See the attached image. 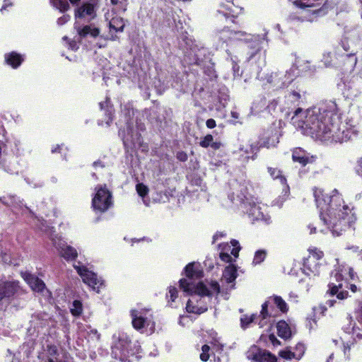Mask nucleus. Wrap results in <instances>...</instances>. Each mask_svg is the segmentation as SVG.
<instances>
[{
  "label": "nucleus",
  "mask_w": 362,
  "mask_h": 362,
  "mask_svg": "<svg viewBox=\"0 0 362 362\" xmlns=\"http://www.w3.org/2000/svg\"><path fill=\"white\" fill-rule=\"evenodd\" d=\"M52 4L60 11L64 12L69 8V5L66 0H50Z\"/></svg>",
  "instance_id": "e433bc0d"
},
{
  "label": "nucleus",
  "mask_w": 362,
  "mask_h": 362,
  "mask_svg": "<svg viewBox=\"0 0 362 362\" xmlns=\"http://www.w3.org/2000/svg\"><path fill=\"white\" fill-rule=\"evenodd\" d=\"M74 267L81 277L84 284L96 293L100 292V289L103 286L104 282L101 277H99L95 272L80 262L74 264Z\"/></svg>",
  "instance_id": "4468645a"
},
{
  "label": "nucleus",
  "mask_w": 362,
  "mask_h": 362,
  "mask_svg": "<svg viewBox=\"0 0 362 362\" xmlns=\"http://www.w3.org/2000/svg\"><path fill=\"white\" fill-rule=\"evenodd\" d=\"M83 306L80 300H74L71 308V313L74 316H79L82 313Z\"/></svg>",
  "instance_id": "ea45409f"
},
{
  "label": "nucleus",
  "mask_w": 362,
  "mask_h": 362,
  "mask_svg": "<svg viewBox=\"0 0 362 362\" xmlns=\"http://www.w3.org/2000/svg\"><path fill=\"white\" fill-rule=\"evenodd\" d=\"M53 245L59 251L60 255L67 261L74 260L78 257L76 250L66 244L60 237L56 235L52 238Z\"/></svg>",
  "instance_id": "dca6fc26"
},
{
  "label": "nucleus",
  "mask_w": 362,
  "mask_h": 362,
  "mask_svg": "<svg viewBox=\"0 0 362 362\" xmlns=\"http://www.w3.org/2000/svg\"><path fill=\"white\" fill-rule=\"evenodd\" d=\"M356 318L357 321L362 325V305L359 308V309L356 312Z\"/></svg>",
  "instance_id": "bf43d9fd"
},
{
  "label": "nucleus",
  "mask_w": 362,
  "mask_h": 362,
  "mask_svg": "<svg viewBox=\"0 0 362 362\" xmlns=\"http://www.w3.org/2000/svg\"><path fill=\"white\" fill-rule=\"evenodd\" d=\"M278 334L283 339H288L291 336V331L285 321H279L276 325Z\"/></svg>",
  "instance_id": "c756f323"
},
{
  "label": "nucleus",
  "mask_w": 362,
  "mask_h": 362,
  "mask_svg": "<svg viewBox=\"0 0 362 362\" xmlns=\"http://www.w3.org/2000/svg\"><path fill=\"white\" fill-rule=\"evenodd\" d=\"M187 279L180 280V287L187 295H190L186 305L189 313L200 315L208 309L205 297L210 298L220 292V286L216 281H198L203 276V272L194 263H189L185 268Z\"/></svg>",
  "instance_id": "7ed1b4c3"
},
{
  "label": "nucleus",
  "mask_w": 362,
  "mask_h": 362,
  "mask_svg": "<svg viewBox=\"0 0 362 362\" xmlns=\"http://www.w3.org/2000/svg\"><path fill=\"white\" fill-rule=\"evenodd\" d=\"M313 156L301 148H296L293 150L292 159L294 162L299 163L302 166L313 161Z\"/></svg>",
  "instance_id": "4be33fe9"
},
{
  "label": "nucleus",
  "mask_w": 362,
  "mask_h": 362,
  "mask_svg": "<svg viewBox=\"0 0 362 362\" xmlns=\"http://www.w3.org/2000/svg\"><path fill=\"white\" fill-rule=\"evenodd\" d=\"M126 0H111V3L115 6L118 5V10H122V12L126 11Z\"/></svg>",
  "instance_id": "a18cd8bd"
},
{
  "label": "nucleus",
  "mask_w": 362,
  "mask_h": 362,
  "mask_svg": "<svg viewBox=\"0 0 362 362\" xmlns=\"http://www.w3.org/2000/svg\"><path fill=\"white\" fill-rule=\"evenodd\" d=\"M313 196L320 220L333 236L341 235L356 223L357 217L354 207L345 203L337 189L327 194L322 189L315 187Z\"/></svg>",
  "instance_id": "f03ea898"
},
{
  "label": "nucleus",
  "mask_w": 362,
  "mask_h": 362,
  "mask_svg": "<svg viewBox=\"0 0 362 362\" xmlns=\"http://www.w3.org/2000/svg\"><path fill=\"white\" fill-rule=\"evenodd\" d=\"M360 40L361 38L358 31L354 30L346 33L336 48V53L338 55L346 56L350 59L353 68L355 67L357 63L356 54Z\"/></svg>",
  "instance_id": "9b49d317"
},
{
  "label": "nucleus",
  "mask_w": 362,
  "mask_h": 362,
  "mask_svg": "<svg viewBox=\"0 0 362 362\" xmlns=\"http://www.w3.org/2000/svg\"><path fill=\"white\" fill-rule=\"evenodd\" d=\"M206 125L209 129H213L216 127V121L214 119H209L206 120Z\"/></svg>",
  "instance_id": "680f3d73"
},
{
  "label": "nucleus",
  "mask_w": 362,
  "mask_h": 362,
  "mask_svg": "<svg viewBox=\"0 0 362 362\" xmlns=\"http://www.w3.org/2000/svg\"><path fill=\"white\" fill-rule=\"evenodd\" d=\"M93 166L95 168H104L105 167V165L100 161V160H98V161H95L93 163Z\"/></svg>",
  "instance_id": "338daca9"
},
{
  "label": "nucleus",
  "mask_w": 362,
  "mask_h": 362,
  "mask_svg": "<svg viewBox=\"0 0 362 362\" xmlns=\"http://www.w3.org/2000/svg\"><path fill=\"white\" fill-rule=\"evenodd\" d=\"M69 47L72 50H76L78 48V46L77 45L76 42L70 41L69 42Z\"/></svg>",
  "instance_id": "0e129e2a"
},
{
  "label": "nucleus",
  "mask_w": 362,
  "mask_h": 362,
  "mask_svg": "<svg viewBox=\"0 0 362 362\" xmlns=\"http://www.w3.org/2000/svg\"><path fill=\"white\" fill-rule=\"evenodd\" d=\"M5 60L8 65L16 69L21 64L23 57L21 54L13 52L5 55Z\"/></svg>",
  "instance_id": "c85d7f7f"
},
{
  "label": "nucleus",
  "mask_w": 362,
  "mask_h": 362,
  "mask_svg": "<svg viewBox=\"0 0 362 362\" xmlns=\"http://www.w3.org/2000/svg\"><path fill=\"white\" fill-rule=\"evenodd\" d=\"M316 326V320L315 319H308L307 327L309 329H313Z\"/></svg>",
  "instance_id": "052dcab7"
},
{
  "label": "nucleus",
  "mask_w": 362,
  "mask_h": 362,
  "mask_svg": "<svg viewBox=\"0 0 362 362\" xmlns=\"http://www.w3.org/2000/svg\"><path fill=\"white\" fill-rule=\"evenodd\" d=\"M335 102L329 100L303 110L298 108L291 117V123L305 135L327 143L346 142L358 134V129L349 122H343L338 115Z\"/></svg>",
  "instance_id": "f257e3e1"
},
{
  "label": "nucleus",
  "mask_w": 362,
  "mask_h": 362,
  "mask_svg": "<svg viewBox=\"0 0 362 362\" xmlns=\"http://www.w3.org/2000/svg\"><path fill=\"white\" fill-rule=\"evenodd\" d=\"M281 134L276 129H272L265 132L259 139L258 142L259 148H272L275 147L279 142Z\"/></svg>",
  "instance_id": "a211bd4d"
},
{
  "label": "nucleus",
  "mask_w": 362,
  "mask_h": 362,
  "mask_svg": "<svg viewBox=\"0 0 362 362\" xmlns=\"http://www.w3.org/2000/svg\"><path fill=\"white\" fill-rule=\"evenodd\" d=\"M267 255L266 250H258L255 252L254 258L252 260V264L254 266L261 264L264 262Z\"/></svg>",
  "instance_id": "f704fd0d"
},
{
  "label": "nucleus",
  "mask_w": 362,
  "mask_h": 362,
  "mask_svg": "<svg viewBox=\"0 0 362 362\" xmlns=\"http://www.w3.org/2000/svg\"><path fill=\"white\" fill-rule=\"evenodd\" d=\"M212 349L216 352H221L223 350V344L218 340L215 339L214 341L211 342Z\"/></svg>",
  "instance_id": "864d4df0"
},
{
  "label": "nucleus",
  "mask_w": 362,
  "mask_h": 362,
  "mask_svg": "<svg viewBox=\"0 0 362 362\" xmlns=\"http://www.w3.org/2000/svg\"><path fill=\"white\" fill-rule=\"evenodd\" d=\"M210 346L209 345H204L202 347V354H200V359L202 361H206L209 358Z\"/></svg>",
  "instance_id": "c03bdc74"
},
{
  "label": "nucleus",
  "mask_w": 362,
  "mask_h": 362,
  "mask_svg": "<svg viewBox=\"0 0 362 362\" xmlns=\"http://www.w3.org/2000/svg\"><path fill=\"white\" fill-rule=\"evenodd\" d=\"M176 158L180 161L185 162V161H186L187 160L188 156H187V153L185 152H184V151H179L176 154Z\"/></svg>",
  "instance_id": "5fc2aeb1"
},
{
  "label": "nucleus",
  "mask_w": 362,
  "mask_h": 362,
  "mask_svg": "<svg viewBox=\"0 0 362 362\" xmlns=\"http://www.w3.org/2000/svg\"><path fill=\"white\" fill-rule=\"evenodd\" d=\"M261 317L259 315H252L251 316L244 315L241 317L240 322L242 327L246 328L250 323L255 322L257 323L259 322Z\"/></svg>",
  "instance_id": "72a5a7b5"
},
{
  "label": "nucleus",
  "mask_w": 362,
  "mask_h": 362,
  "mask_svg": "<svg viewBox=\"0 0 362 362\" xmlns=\"http://www.w3.org/2000/svg\"><path fill=\"white\" fill-rule=\"evenodd\" d=\"M310 255L306 260H308L309 265H312L315 262L320 260L323 257V252L317 248H312L309 250Z\"/></svg>",
  "instance_id": "473e14b6"
},
{
  "label": "nucleus",
  "mask_w": 362,
  "mask_h": 362,
  "mask_svg": "<svg viewBox=\"0 0 362 362\" xmlns=\"http://www.w3.org/2000/svg\"><path fill=\"white\" fill-rule=\"evenodd\" d=\"M122 112L124 115L127 134L125 129H119V134L122 137L124 145L127 148H136L141 146V139L140 134L133 129L130 122L134 115V108L131 104H127L122 107Z\"/></svg>",
  "instance_id": "9d476101"
},
{
  "label": "nucleus",
  "mask_w": 362,
  "mask_h": 362,
  "mask_svg": "<svg viewBox=\"0 0 362 362\" xmlns=\"http://www.w3.org/2000/svg\"><path fill=\"white\" fill-rule=\"evenodd\" d=\"M288 310L286 303L281 297L278 296H270L262 304L259 317H261L258 325L263 327L267 324H272L274 318L279 316L280 313H286Z\"/></svg>",
  "instance_id": "0eeeda50"
},
{
  "label": "nucleus",
  "mask_w": 362,
  "mask_h": 362,
  "mask_svg": "<svg viewBox=\"0 0 362 362\" xmlns=\"http://www.w3.org/2000/svg\"><path fill=\"white\" fill-rule=\"evenodd\" d=\"M76 28L77 30L78 35L81 38L86 37L88 35L93 37H96L100 34L99 29L98 28L92 26L91 25H85L83 28L76 27Z\"/></svg>",
  "instance_id": "cd10ccee"
},
{
  "label": "nucleus",
  "mask_w": 362,
  "mask_h": 362,
  "mask_svg": "<svg viewBox=\"0 0 362 362\" xmlns=\"http://www.w3.org/2000/svg\"><path fill=\"white\" fill-rule=\"evenodd\" d=\"M95 194L92 200V206L95 211L104 212L112 204V194L105 186L95 187Z\"/></svg>",
  "instance_id": "2eb2a0df"
},
{
  "label": "nucleus",
  "mask_w": 362,
  "mask_h": 362,
  "mask_svg": "<svg viewBox=\"0 0 362 362\" xmlns=\"http://www.w3.org/2000/svg\"><path fill=\"white\" fill-rule=\"evenodd\" d=\"M356 172L358 175L362 177V158H360L357 162V165L356 166Z\"/></svg>",
  "instance_id": "13d9d810"
},
{
  "label": "nucleus",
  "mask_w": 362,
  "mask_h": 362,
  "mask_svg": "<svg viewBox=\"0 0 362 362\" xmlns=\"http://www.w3.org/2000/svg\"><path fill=\"white\" fill-rule=\"evenodd\" d=\"M301 98V95L298 91H292L289 93L286 96V99L288 103H293L295 106L296 105H298V102Z\"/></svg>",
  "instance_id": "c9c22d12"
},
{
  "label": "nucleus",
  "mask_w": 362,
  "mask_h": 362,
  "mask_svg": "<svg viewBox=\"0 0 362 362\" xmlns=\"http://www.w3.org/2000/svg\"><path fill=\"white\" fill-rule=\"evenodd\" d=\"M177 298V290L175 287L170 286L166 294V298L170 306L173 307L172 303Z\"/></svg>",
  "instance_id": "4c0bfd02"
},
{
  "label": "nucleus",
  "mask_w": 362,
  "mask_h": 362,
  "mask_svg": "<svg viewBox=\"0 0 362 362\" xmlns=\"http://www.w3.org/2000/svg\"><path fill=\"white\" fill-rule=\"evenodd\" d=\"M100 107L101 110L107 108L105 111V115L108 117L107 121L105 122L107 125L109 126L110 122H112V107L108 106V100H107L104 103H100Z\"/></svg>",
  "instance_id": "a19ab883"
},
{
  "label": "nucleus",
  "mask_w": 362,
  "mask_h": 362,
  "mask_svg": "<svg viewBox=\"0 0 362 362\" xmlns=\"http://www.w3.org/2000/svg\"><path fill=\"white\" fill-rule=\"evenodd\" d=\"M324 0H293V4L302 9L308 21H313L327 13V7L325 5L321 6Z\"/></svg>",
  "instance_id": "f8f14e48"
},
{
  "label": "nucleus",
  "mask_w": 362,
  "mask_h": 362,
  "mask_svg": "<svg viewBox=\"0 0 362 362\" xmlns=\"http://www.w3.org/2000/svg\"><path fill=\"white\" fill-rule=\"evenodd\" d=\"M226 237V233L223 231H218L214 235L212 238V244H214L218 240L224 238Z\"/></svg>",
  "instance_id": "09e8293b"
},
{
  "label": "nucleus",
  "mask_w": 362,
  "mask_h": 362,
  "mask_svg": "<svg viewBox=\"0 0 362 362\" xmlns=\"http://www.w3.org/2000/svg\"><path fill=\"white\" fill-rule=\"evenodd\" d=\"M267 170L273 179H279L280 180L281 184L283 185V192L284 193V196H288L289 193V187L286 185V178L281 175V171L277 168L272 167H268Z\"/></svg>",
  "instance_id": "a878e982"
},
{
  "label": "nucleus",
  "mask_w": 362,
  "mask_h": 362,
  "mask_svg": "<svg viewBox=\"0 0 362 362\" xmlns=\"http://www.w3.org/2000/svg\"><path fill=\"white\" fill-rule=\"evenodd\" d=\"M22 276L32 290L37 292H41L44 290L45 285L38 277L28 272L23 273Z\"/></svg>",
  "instance_id": "b1692460"
},
{
  "label": "nucleus",
  "mask_w": 362,
  "mask_h": 362,
  "mask_svg": "<svg viewBox=\"0 0 362 362\" xmlns=\"http://www.w3.org/2000/svg\"><path fill=\"white\" fill-rule=\"evenodd\" d=\"M277 104H278V101H277V100H274L273 101H272V102L268 105L267 107H268L269 110H274Z\"/></svg>",
  "instance_id": "69168bd1"
},
{
  "label": "nucleus",
  "mask_w": 362,
  "mask_h": 362,
  "mask_svg": "<svg viewBox=\"0 0 362 362\" xmlns=\"http://www.w3.org/2000/svg\"><path fill=\"white\" fill-rule=\"evenodd\" d=\"M242 202V208L247 214L252 221H262L265 224L271 222L270 216L267 213V206L259 202L257 198H247L244 194L242 196L237 194Z\"/></svg>",
  "instance_id": "6e6552de"
},
{
  "label": "nucleus",
  "mask_w": 362,
  "mask_h": 362,
  "mask_svg": "<svg viewBox=\"0 0 362 362\" xmlns=\"http://www.w3.org/2000/svg\"><path fill=\"white\" fill-rule=\"evenodd\" d=\"M269 341L274 346H277L280 344V341L276 339L275 335L273 334H269Z\"/></svg>",
  "instance_id": "6e6d98bb"
},
{
  "label": "nucleus",
  "mask_w": 362,
  "mask_h": 362,
  "mask_svg": "<svg viewBox=\"0 0 362 362\" xmlns=\"http://www.w3.org/2000/svg\"><path fill=\"white\" fill-rule=\"evenodd\" d=\"M76 18L90 17V19L95 16L94 6L91 4H86L78 8L75 13Z\"/></svg>",
  "instance_id": "bb28decb"
},
{
  "label": "nucleus",
  "mask_w": 362,
  "mask_h": 362,
  "mask_svg": "<svg viewBox=\"0 0 362 362\" xmlns=\"http://www.w3.org/2000/svg\"><path fill=\"white\" fill-rule=\"evenodd\" d=\"M348 324L342 327L344 334L341 337L344 341V353L345 356L349 357L351 348L362 340V332L356 323L353 322L351 316L347 317Z\"/></svg>",
  "instance_id": "ddd939ff"
},
{
  "label": "nucleus",
  "mask_w": 362,
  "mask_h": 362,
  "mask_svg": "<svg viewBox=\"0 0 362 362\" xmlns=\"http://www.w3.org/2000/svg\"><path fill=\"white\" fill-rule=\"evenodd\" d=\"M247 357L250 360L257 362H276V357L270 352L259 349L257 346H252L247 352Z\"/></svg>",
  "instance_id": "f3484780"
},
{
  "label": "nucleus",
  "mask_w": 362,
  "mask_h": 362,
  "mask_svg": "<svg viewBox=\"0 0 362 362\" xmlns=\"http://www.w3.org/2000/svg\"><path fill=\"white\" fill-rule=\"evenodd\" d=\"M18 284L14 281L0 283V301L8 300L17 291Z\"/></svg>",
  "instance_id": "412c9836"
},
{
  "label": "nucleus",
  "mask_w": 362,
  "mask_h": 362,
  "mask_svg": "<svg viewBox=\"0 0 362 362\" xmlns=\"http://www.w3.org/2000/svg\"><path fill=\"white\" fill-rule=\"evenodd\" d=\"M40 362H60L59 353L54 345H48L47 349L39 356Z\"/></svg>",
  "instance_id": "aec40b11"
},
{
  "label": "nucleus",
  "mask_w": 362,
  "mask_h": 362,
  "mask_svg": "<svg viewBox=\"0 0 362 362\" xmlns=\"http://www.w3.org/2000/svg\"><path fill=\"white\" fill-rule=\"evenodd\" d=\"M112 356L121 362H134L141 358L139 341H132L126 334H119L112 346Z\"/></svg>",
  "instance_id": "39448f33"
},
{
  "label": "nucleus",
  "mask_w": 362,
  "mask_h": 362,
  "mask_svg": "<svg viewBox=\"0 0 362 362\" xmlns=\"http://www.w3.org/2000/svg\"><path fill=\"white\" fill-rule=\"evenodd\" d=\"M244 33L240 31H233L228 28H224L218 31L214 35V40L218 42V46L222 47L224 43H227L232 40H240Z\"/></svg>",
  "instance_id": "6ab92c4d"
},
{
  "label": "nucleus",
  "mask_w": 362,
  "mask_h": 362,
  "mask_svg": "<svg viewBox=\"0 0 362 362\" xmlns=\"http://www.w3.org/2000/svg\"><path fill=\"white\" fill-rule=\"evenodd\" d=\"M232 69H233V76L234 78H235L236 77H239L241 76V72L240 71V66H238V64L235 62L234 61H233L232 62Z\"/></svg>",
  "instance_id": "3c124183"
},
{
  "label": "nucleus",
  "mask_w": 362,
  "mask_h": 362,
  "mask_svg": "<svg viewBox=\"0 0 362 362\" xmlns=\"http://www.w3.org/2000/svg\"><path fill=\"white\" fill-rule=\"evenodd\" d=\"M239 242L236 240H232L230 243H223L218 245L220 252L229 253L236 259L239 255L240 250Z\"/></svg>",
  "instance_id": "5701e85b"
},
{
  "label": "nucleus",
  "mask_w": 362,
  "mask_h": 362,
  "mask_svg": "<svg viewBox=\"0 0 362 362\" xmlns=\"http://www.w3.org/2000/svg\"><path fill=\"white\" fill-rule=\"evenodd\" d=\"M279 356L286 360H291L293 358L299 360L300 355H296L294 351H291L289 349H286L281 351L279 352Z\"/></svg>",
  "instance_id": "58836bf2"
},
{
  "label": "nucleus",
  "mask_w": 362,
  "mask_h": 362,
  "mask_svg": "<svg viewBox=\"0 0 362 362\" xmlns=\"http://www.w3.org/2000/svg\"><path fill=\"white\" fill-rule=\"evenodd\" d=\"M332 282L329 284V293L331 296H337L339 300L348 298L349 292L342 289V281L354 279V273L353 269L348 266H339L332 273Z\"/></svg>",
  "instance_id": "1a4fd4ad"
},
{
  "label": "nucleus",
  "mask_w": 362,
  "mask_h": 362,
  "mask_svg": "<svg viewBox=\"0 0 362 362\" xmlns=\"http://www.w3.org/2000/svg\"><path fill=\"white\" fill-rule=\"evenodd\" d=\"M304 352H305V346L303 344H298L296 346V350L294 351L295 354L296 355H300L299 356V359L301 358V357L303 356L304 354Z\"/></svg>",
  "instance_id": "de8ad7c7"
},
{
  "label": "nucleus",
  "mask_w": 362,
  "mask_h": 362,
  "mask_svg": "<svg viewBox=\"0 0 362 362\" xmlns=\"http://www.w3.org/2000/svg\"><path fill=\"white\" fill-rule=\"evenodd\" d=\"M267 35L266 33L263 36L252 37L248 45L250 49L247 53L248 61L257 64L258 71L256 78L266 81L267 83L275 89L286 88L293 81L297 76L296 68L294 65L286 71H272L267 74L264 78L260 76L259 69H262L266 64V54L263 47L264 45L267 42Z\"/></svg>",
  "instance_id": "20e7f679"
},
{
  "label": "nucleus",
  "mask_w": 362,
  "mask_h": 362,
  "mask_svg": "<svg viewBox=\"0 0 362 362\" xmlns=\"http://www.w3.org/2000/svg\"><path fill=\"white\" fill-rule=\"evenodd\" d=\"M346 249L349 250H352L354 252H357L359 250V247L358 246H354V245L348 246L346 247Z\"/></svg>",
  "instance_id": "774afa93"
},
{
  "label": "nucleus",
  "mask_w": 362,
  "mask_h": 362,
  "mask_svg": "<svg viewBox=\"0 0 362 362\" xmlns=\"http://www.w3.org/2000/svg\"><path fill=\"white\" fill-rule=\"evenodd\" d=\"M70 20V16L69 15H64L62 17L59 18L57 20V23L59 25H62L65 24Z\"/></svg>",
  "instance_id": "4d7b16f0"
},
{
  "label": "nucleus",
  "mask_w": 362,
  "mask_h": 362,
  "mask_svg": "<svg viewBox=\"0 0 362 362\" xmlns=\"http://www.w3.org/2000/svg\"><path fill=\"white\" fill-rule=\"evenodd\" d=\"M110 29L115 30L116 32H122L125 25L124 19L120 17L112 18L109 23Z\"/></svg>",
  "instance_id": "2f4dec72"
},
{
  "label": "nucleus",
  "mask_w": 362,
  "mask_h": 362,
  "mask_svg": "<svg viewBox=\"0 0 362 362\" xmlns=\"http://www.w3.org/2000/svg\"><path fill=\"white\" fill-rule=\"evenodd\" d=\"M339 303V302H338L337 300H336L334 299H330V300H327L326 305L329 308H332Z\"/></svg>",
  "instance_id": "e2e57ef3"
},
{
  "label": "nucleus",
  "mask_w": 362,
  "mask_h": 362,
  "mask_svg": "<svg viewBox=\"0 0 362 362\" xmlns=\"http://www.w3.org/2000/svg\"><path fill=\"white\" fill-rule=\"evenodd\" d=\"M231 255H230L229 253H223V252H220V254H219L220 259L223 262H228V263H231V262L235 261V257L234 258L232 257Z\"/></svg>",
  "instance_id": "49530a36"
},
{
  "label": "nucleus",
  "mask_w": 362,
  "mask_h": 362,
  "mask_svg": "<svg viewBox=\"0 0 362 362\" xmlns=\"http://www.w3.org/2000/svg\"><path fill=\"white\" fill-rule=\"evenodd\" d=\"M223 17H224L226 18V21H229L233 22L235 16L233 14L230 15V13H226L218 11V18L220 19H221Z\"/></svg>",
  "instance_id": "603ef678"
},
{
  "label": "nucleus",
  "mask_w": 362,
  "mask_h": 362,
  "mask_svg": "<svg viewBox=\"0 0 362 362\" xmlns=\"http://www.w3.org/2000/svg\"><path fill=\"white\" fill-rule=\"evenodd\" d=\"M322 62H324L325 66L329 67L332 66V57L330 53L324 54L322 57Z\"/></svg>",
  "instance_id": "8fccbe9b"
},
{
  "label": "nucleus",
  "mask_w": 362,
  "mask_h": 362,
  "mask_svg": "<svg viewBox=\"0 0 362 362\" xmlns=\"http://www.w3.org/2000/svg\"><path fill=\"white\" fill-rule=\"evenodd\" d=\"M320 267L321 264L317 262H315L312 265H309L308 260H305L303 270L307 275L313 274L316 276L320 274Z\"/></svg>",
  "instance_id": "7c9ffc66"
},
{
  "label": "nucleus",
  "mask_w": 362,
  "mask_h": 362,
  "mask_svg": "<svg viewBox=\"0 0 362 362\" xmlns=\"http://www.w3.org/2000/svg\"><path fill=\"white\" fill-rule=\"evenodd\" d=\"M214 138L212 135L207 134L204 137V139L200 141L199 144L203 148H207L211 146Z\"/></svg>",
  "instance_id": "37998d69"
},
{
  "label": "nucleus",
  "mask_w": 362,
  "mask_h": 362,
  "mask_svg": "<svg viewBox=\"0 0 362 362\" xmlns=\"http://www.w3.org/2000/svg\"><path fill=\"white\" fill-rule=\"evenodd\" d=\"M138 194L142 197H145L148 192V188L143 183H139L136 186Z\"/></svg>",
  "instance_id": "79ce46f5"
},
{
  "label": "nucleus",
  "mask_w": 362,
  "mask_h": 362,
  "mask_svg": "<svg viewBox=\"0 0 362 362\" xmlns=\"http://www.w3.org/2000/svg\"><path fill=\"white\" fill-rule=\"evenodd\" d=\"M130 316L133 327L146 335L152 334L156 329V322L151 310L139 305L131 309Z\"/></svg>",
  "instance_id": "423d86ee"
},
{
  "label": "nucleus",
  "mask_w": 362,
  "mask_h": 362,
  "mask_svg": "<svg viewBox=\"0 0 362 362\" xmlns=\"http://www.w3.org/2000/svg\"><path fill=\"white\" fill-rule=\"evenodd\" d=\"M237 276L236 267L231 264L225 268L223 272L222 281L229 285L230 289H233L235 287L234 281Z\"/></svg>",
  "instance_id": "393cba45"
}]
</instances>
